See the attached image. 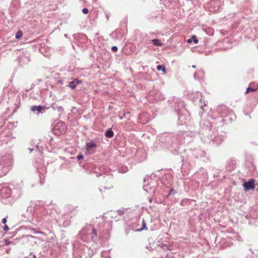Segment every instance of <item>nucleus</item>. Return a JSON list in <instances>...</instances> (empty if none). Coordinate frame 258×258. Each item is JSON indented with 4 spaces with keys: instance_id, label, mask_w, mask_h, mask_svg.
<instances>
[{
    "instance_id": "f257e3e1",
    "label": "nucleus",
    "mask_w": 258,
    "mask_h": 258,
    "mask_svg": "<svg viewBox=\"0 0 258 258\" xmlns=\"http://www.w3.org/2000/svg\"><path fill=\"white\" fill-rule=\"evenodd\" d=\"M80 237L82 239L91 238L93 241L97 240V231L91 225H87L80 232Z\"/></svg>"
},
{
    "instance_id": "f03ea898",
    "label": "nucleus",
    "mask_w": 258,
    "mask_h": 258,
    "mask_svg": "<svg viewBox=\"0 0 258 258\" xmlns=\"http://www.w3.org/2000/svg\"><path fill=\"white\" fill-rule=\"evenodd\" d=\"M0 164L2 165V168L4 170V174L8 173L9 167L12 164V157L10 154H7L2 157L0 159Z\"/></svg>"
},
{
    "instance_id": "7ed1b4c3",
    "label": "nucleus",
    "mask_w": 258,
    "mask_h": 258,
    "mask_svg": "<svg viewBox=\"0 0 258 258\" xmlns=\"http://www.w3.org/2000/svg\"><path fill=\"white\" fill-rule=\"evenodd\" d=\"M209 132H211V134L209 133L210 134L209 139L212 140L216 144H220L223 140V137L221 136L218 135L217 129L216 127H213L211 126L209 128Z\"/></svg>"
},
{
    "instance_id": "20e7f679",
    "label": "nucleus",
    "mask_w": 258,
    "mask_h": 258,
    "mask_svg": "<svg viewBox=\"0 0 258 258\" xmlns=\"http://www.w3.org/2000/svg\"><path fill=\"white\" fill-rule=\"evenodd\" d=\"M156 185V183L154 181H153L150 183H148L147 185L145 184L143 186V188L146 191H147L149 193L154 194L155 192Z\"/></svg>"
},
{
    "instance_id": "39448f33",
    "label": "nucleus",
    "mask_w": 258,
    "mask_h": 258,
    "mask_svg": "<svg viewBox=\"0 0 258 258\" xmlns=\"http://www.w3.org/2000/svg\"><path fill=\"white\" fill-rule=\"evenodd\" d=\"M243 186L245 191L253 189L255 188V180L250 179L248 181L244 182Z\"/></svg>"
},
{
    "instance_id": "423d86ee",
    "label": "nucleus",
    "mask_w": 258,
    "mask_h": 258,
    "mask_svg": "<svg viewBox=\"0 0 258 258\" xmlns=\"http://www.w3.org/2000/svg\"><path fill=\"white\" fill-rule=\"evenodd\" d=\"M45 107L44 106H36L34 105L31 107L30 110L33 112H35L36 114L39 115V113H42L44 111Z\"/></svg>"
},
{
    "instance_id": "0eeeda50",
    "label": "nucleus",
    "mask_w": 258,
    "mask_h": 258,
    "mask_svg": "<svg viewBox=\"0 0 258 258\" xmlns=\"http://www.w3.org/2000/svg\"><path fill=\"white\" fill-rule=\"evenodd\" d=\"M11 194V190L8 187H3L0 190V194L4 198L9 197Z\"/></svg>"
},
{
    "instance_id": "6e6552de",
    "label": "nucleus",
    "mask_w": 258,
    "mask_h": 258,
    "mask_svg": "<svg viewBox=\"0 0 258 258\" xmlns=\"http://www.w3.org/2000/svg\"><path fill=\"white\" fill-rule=\"evenodd\" d=\"M97 147V145L96 143L93 142H90L87 143L86 144V149L87 150L91 153H94L93 149L96 148Z\"/></svg>"
},
{
    "instance_id": "1a4fd4ad",
    "label": "nucleus",
    "mask_w": 258,
    "mask_h": 258,
    "mask_svg": "<svg viewBox=\"0 0 258 258\" xmlns=\"http://www.w3.org/2000/svg\"><path fill=\"white\" fill-rule=\"evenodd\" d=\"M81 81H79L78 79H75L73 81L70 82L68 86L70 87L71 89H74L76 88V87L78 85Z\"/></svg>"
},
{
    "instance_id": "9d476101",
    "label": "nucleus",
    "mask_w": 258,
    "mask_h": 258,
    "mask_svg": "<svg viewBox=\"0 0 258 258\" xmlns=\"http://www.w3.org/2000/svg\"><path fill=\"white\" fill-rule=\"evenodd\" d=\"M105 136L107 138H112L114 136V133L112 131L111 128L108 129L105 133Z\"/></svg>"
},
{
    "instance_id": "9b49d317",
    "label": "nucleus",
    "mask_w": 258,
    "mask_h": 258,
    "mask_svg": "<svg viewBox=\"0 0 258 258\" xmlns=\"http://www.w3.org/2000/svg\"><path fill=\"white\" fill-rule=\"evenodd\" d=\"M143 230H147V228L146 226V223L145 221L143 219L142 220V227L141 228L137 229L135 230L136 232H141Z\"/></svg>"
},
{
    "instance_id": "f8f14e48",
    "label": "nucleus",
    "mask_w": 258,
    "mask_h": 258,
    "mask_svg": "<svg viewBox=\"0 0 258 258\" xmlns=\"http://www.w3.org/2000/svg\"><path fill=\"white\" fill-rule=\"evenodd\" d=\"M194 41L195 44H197L198 43V39H197L196 36H192L191 38L188 39L187 40V42L188 43H190L191 42Z\"/></svg>"
},
{
    "instance_id": "ddd939ff",
    "label": "nucleus",
    "mask_w": 258,
    "mask_h": 258,
    "mask_svg": "<svg viewBox=\"0 0 258 258\" xmlns=\"http://www.w3.org/2000/svg\"><path fill=\"white\" fill-rule=\"evenodd\" d=\"M152 42H153V44L155 46H161L162 45V44L161 43L160 40L159 39H152Z\"/></svg>"
},
{
    "instance_id": "4468645a",
    "label": "nucleus",
    "mask_w": 258,
    "mask_h": 258,
    "mask_svg": "<svg viewBox=\"0 0 258 258\" xmlns=\"http://www.w3.org/2000/svg\"><path fill=\"white\" fill-rule=\"evenodd\" d=\"M60 126H61L63 127V130H64L66 128V125L63 122H58L55 126V128H58Z\"/></svg>"
},
{
    "instance_id": "2eb2a0df",
    "label": "nucleus",
    "mask_w": 258,
    "mask_h": 258,
    "mask_svg": "<svg viewBox=\"0 0 258 258\" xmlns=\"http://www.w3.org/2000/svg\"><path fill=\"white\" fill-rule=\"evenodd\" d=\"M157 69L158 71H162L164 72H166L165 67L163 65H158L157 66Z\"/></svg>"
},
{
    "instance_id": "dca6fc26",
    "label": "nucleus",
    "mask_w": 258,
    "mask_h": 258,
    "mask_svg": "<svg viewBox=\"0 0 258 258\" xmlns=\"http://www.w3.org/2000/svg\"><path fill=\"white\" fill-rule=\"evenodd\" d=\"M257 90V89L256 88H251L250 87H248L246 90V91L245 92V94H247L249 92H255L256 90Z\"/></svg>"
},
{
    "instance_id": "f3484780",
    "label": "nucleus",
    "mask_w": 258,
    "mask_h": 258,
    "mask_svg": "<svg viewBox=\"0 0 258 258\" xmlns=\"http://www.w3.org/2000/svg\"><path fill=\"white\" fill-rule=\"evenodd\" d=\"M40 177V183L43 184L45 181V176L43 174H41L39 175Z\"/></svg>"
},
{
    "instance_id": "a211bd4d",
    "label": "nucleus",
    "mask_w": 258,
    "mask_h": 258,
    "mask_svg": "<svg viewBox=\"0 0 258 258\" xmlns=\"http://www.w3.org/2000/svg\"><path fill=\"white\" fill-rule=\"evenodd\" d=\"M119 171L121 173H125L127 171V168L126 167H121L119 169Z\"/></svg>"
},
{
    "instance_id": "6ab92c4d",
    "label": "nucleus",
    "mask_w": 258,
    "mask_h": 258,
    "mask_svg": "<svg viewBox=\"0 0 258 258\" xmlns=\"http://www.w3.org/2000/svg\"><path fill=\"white\" fill-rule=\"evenodd\" d=\"M22 35H23V33H22V31L19 30L16 33V38H17V39L20 38L22 36Z\"/></svg>"
},
{
    "instance_id": "aec40b11",
    "label": "nucleus",
    "mask_w": 258,
    "mask_h": 258,
    "mask_svg": "<svg viewBox=\"0 0 258 258\" xmlns=\"http://www.w3.org/2000/svg\"><path fill=\"white\" fill-rule=\"evenodd\" d=\"M3 167L2 165L0 164V176H4L6 174H4V170L2 168Z\"/></svg>"
},
{
    "instance_id": "412c9836",
    "label": "nucleus",
    "mask_w": 258,
    "mask_h": 258,
    "mask_svg": "<svg viewBox=\"0 0 258 258\" xmlns=\"http://www.w3.org/2000/svg\"><path fill=\"white\" fill-rule=\"evenodd\" d=\"M162 248L164 249V250H170L169 248V246L167 245V244H163L162 245Z\"/></svg>"
},
{
    "instance_id": "4be33fe9",
    "label": "nucleus",
    "mask_w": 258,
    "mask_h": 258,
    "mask_svg": "<svg viewBox=\"0 0 258 258\" xmlns=\"http://www.w3.org/2000/svg\"><path fill=\"white\" fill-rule=\"evenodd\" d=\"M82 12L84 14H87L89 13V10L87 8H85L83 9Z\"/></svg>"
},
{
    "instance_id": "5701e85b",
    "label": "nucleus",
    "mask_w": 258,
    "mask_h": 258,
    "mask_svg": "<svg viewBox=\"0 0 258 258\" xmlns=\"http://www.w3.org/2000/svg\"><path fill=\"white\" fill-rule=\"evenodd\" d=\"M187 202L186 200H183L181 201L180 204L182 206H184Z\"/></svg>"
},
{
    "instance_id": "b1692460",
    "label": "nucleus",
    "mask_w": 258,
    "mask_h": 258,
    "mask_svg": "<svg viewBox=\"0 0 258 258\" xmlns=\"http://www.w3.org/2000/svg\"><path fill=\"white\" fill-rule=\"evenodd\" d=\"M83 155H82V154H80V155H78L77 156V158L78 159V160H80L81 159H83Z\"/></svg>"
},
{
    "instance_id": "393cba45",
    "label": "nucleus",
    "mask_w": 258,
    "mask_h": 258,
    "mask_svg": "<svg viewBox=\"0 0 258 258\" xmlns=\"http://www.w3.org/2000/svg\"><path fill=\"white\" fill-rule=\"evenodd\" d=\"M111 50L113 51H114V52H116L118 50V48L117 46H113L112 47H111Z\"/></svg>"
},
{
    "instance_id": "a878e982",
    "label": "nucleus",
    "mask_w": 258,
    "mask_h": 258,
    "mask_svg": "<svg viewBox=\"0 0 258 258\" xmlns=\"http://www.w3.org/2000/svg\"><path fill=\"white\" fill-rule=\"evenodd\" d=\"M117 212L119 215H122L124 213L123 210H117Z\"/></svg>"
},
{
    "instance_id": "bb28decb",
    "label": "nucleus",
    "mask_w": 258,
    "mask_h": 258,
    "mask_svg": "<svg viewBox=\"0 0 258 258\" xmlns=\"http://www.w3.org/2000/svg\"><path fill=\"white\" fill-rule=\"evenodd\" d=\"M175 193V191L172 188L169 190V195H174Z\"/></svg>"
},
{
    "instance_id": "cd10ccee",
    "label": "nucleus",
    "mask_w": 258,
    "mask_h": 258,
    "mask_svg": "<svg viewBox=\"0 0 258 258\" xmlns=\"http://www.w3.org/2000/svg\"><path fill=\"white\" fill-rule=\"evenodd\" d=\"M7 221V218H6V217H5V218H4L2 219V223H3V224H6V223Z\"/></svg>"
},
{
    "instance_id": "c85d7f7f",
    "label": "nucleus",
    "mask_w": 258,
    "mask_h": 258,
    "mask_svg": "<svg viewBox=\"0 0 258 258\" xmlns=\"http://www.w3.org/2000/svg\"><path fill=\"white\" fill-rule=\"evenodd\" d=\"M4 230L6 231H8L9 230V228L7 225H5L4 227Z\"/></svg>"
},
{
    "instance_id": "c756f323",
    "label": "nucleus",
    "mask_w": 258,
    "mask_h": 258,
    "mask_svg": "<svg viewBox=\"0 0 258 258\" xmlns=\"http://www.w3.org/2000/svg\"><path fill=\"white\" fill-rule=\"evenodd\" d=\"M198 72H196L194 74V77L195 78H197V79H199V77H198Z\"/></svg>"
},
{
    "instance_id": "7c9ffc66",
    "label": "nucleus",
    "mask_w": 258,
    "mask_h": 258,
    "mask_svg": "<svg viewBox=\"0 0 258 258\" xmlns=\"http://www.w3.org/2000/svg\"><path fill=\"white\" fill-rule=\"evenodd\" d=\"M10 242L8 240H5V243L6 245H9L10 244Z\"/></svg>"
},
{
    "instance_id": "2f4dec72",
    "label": "nucleus",
    "mask_w": 258,
    "mask_h": 258,
    "mask_svg": "<svg viewBox=\"0 0 258 258\" xmlns=\"http://www.w3.org/2000/svg\"><path fill=\"white\" fill-rule=\"evenodd\" d=\"M29 150H30V152H32V151H33V150H34V149H31V148H30V149H29Z\"/></svg>"
},
{
    "instance_id": "473e14b6",
    "label": "nucleus",
    "mask_w": 258,
    "mask_h": 258,
    "mask_svg": "<svg viewBox=\"0 0 258 258\" xmlns=\"http://www.w3.org/2000/svg\"><path fill=\"white\" fill-rule=\"evenodd\" d=\"M192 68L195 69L196 68V65H192Z\"/></svg>"
},
{
    "instance_id": "72a5a7b5",
    "label": "nucleus",
    "mask_w": 258,
    "mask_h": 258,
    "mask_svg": "<svg viewBox=\"0 0 258 258\" xmlns=\"http://www.w3.org/2000/svg\"><path fill=\"white\" fill-rule=\"evenodd\" d=\"M149 201H150V203H151V202H152V199H150L149 200Z\"/></svg>"
},
{
    "instance_id": "f704fd0d",
    "label": "nucleus",
    "mask_w": 258,
    "mask_h": 258,
    "mask_svg": "<svg viewBox=\"0 0 258 258\" xmlns=\"http://www.w3.org/2000/svg\"><path fill=\"white\" fill-rule=\"evenodd\" d=\"M146 180V179H144V181L145 182Z\"/></svg>"
}]
</instances>
